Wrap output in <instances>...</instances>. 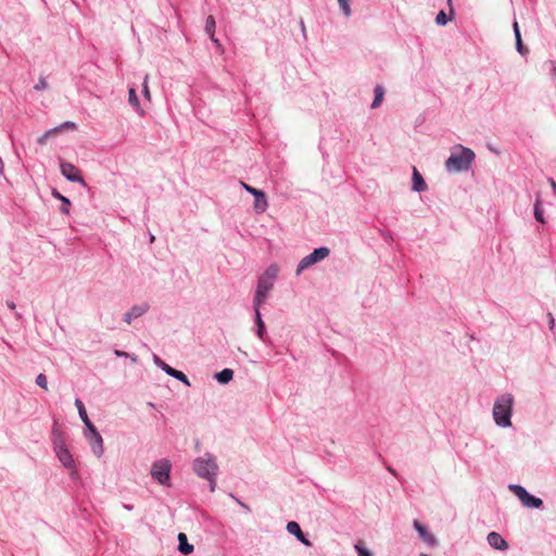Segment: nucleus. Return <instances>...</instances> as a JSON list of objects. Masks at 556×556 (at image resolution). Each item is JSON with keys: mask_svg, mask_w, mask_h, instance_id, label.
<instances>
[{"mask_svg": "<svg viewBox=\"0 0 556 556\" xmlns=\"http://www.w3.org/2000/svg\"><path fill=\"white\" fill-rule=\"evenodd\" d=\"M475 160V153L468 148L459 146L455 151L452 152L450 157L445 162V167L448 172L456 173L467 170L472 161Z\"/></svg>", "mask_w": 556, "mask_h": 556, "instance_id": "f257e3e1", "label": "nucleus"}, {"mask_svg": "<svg viewBox=\"0 0 556 556\" xmlns=\"http://www.w3.org/2000/svg\"><path fill=\"white\" fill-rule=\"evenodd\" d=\"M193 469L199 477L210 481V490L214 492L216 486L215 478L218 470L215 459L211 455L199 457L193 462Z\"/></svg>", "mask_w": 556, "mask_h": 556, "instance_id": "f03ea898", "label": "nucleus"}, {"mask_svg": "<svg viewBox=\"0 0 556 556\" xmlns=\"http://www.w3.org/2000/svg\"><path fill=\"white\" fill-rule=\"evenodd\" d=\"M513 396L510 394L502 395L494 404L493 417L496 425L501 427L510 426Z\"/></svg>", "mask_w": 556, "mask_h": 556, "instance_id": "7ed1b4c3", "label": "nucleus"}, {"mask_svg": "<svg viewBox=\"0 0 556 556\" xmlns=\"http://www.w3.org/2000/svg\"><path fill=\"white\" fill-rule=\"evenodd\" d=\"M170 463L168 459H160L153 463L151 468V476L159 483L165 485L169 480Z\"/></svg>", "mask_w": 556, "mask_h": 556, "instance_id": "20e7f679", "label": "nucleus"}, {"mask_svg": "<svg viewBox=\"0 0 556 556\" xmlns=\"http://www.w3.org/2000/svg\"><path fill=\"white\" fill-rule=\"evenodd\" d=\"M509 489L514 492V494L520 500V502L526 507L540 508L543 505L541 498L529 494L527 490L521 485L513 484L509 485Z\"/></svg>", "mask_w": 556, "mask_h": 556, "instance_id": "39448f33", "label": "nucleus"}, {"mask_svg": "<svg viewBox=\"0 0 556 556\" xmlns=\"http://www.w3.org/2000/svg\"><path fill=\"white\" fill-rule=\"evenodd\" d=\"M273 282L267 278H260L256 288V294L254 299L255 307H260L266 300L268 292L273 288Z\"/></svg>", "mask_w": 556, "mask_h": 556, "instance_id": "423d86ee", "label": "nucleus"}, {"mask_svg": "<svg viewBox=\"0 0 556 556\" xmlns=\"http://www.w3.org/2000/svg\"><path fill=\"white\" fill-rule=\"evenodd\" d=\"M60 168L62 175H64L70 181H76L80 182L81 185H85V180L80 175L79 169L72 163L62 162Z\"/></svg>", "mask_w": 556, "mask_h": 556, "instance_id": "0eeeda50", "label": "nucleus"}, {"mask_svg": "<svg viewBox=\"0 0 556 556\" xmlns=\"http://www.w3.org/2000/svg\"><path fill=\"white\" fill-rule=\"evenodd\" d=\"M155 363L169 376L182 381L184 383L186 384H189V381H188V378L187 376L180 371V370H177L173 367H170L169 365H167L166 363H164L163 361H161L159 357H155Z\"/></svg>", "mask_w": 556, "mask_h": 556, "instance_id": "6e6552de", "label": "nucleus"}, {"mask_svg": "<svg viewBox=\"0 0 556 556\" xmlns=\"http://www.w3.org/2000/svg\"><path fill=\"white\" fill-rule=\"evenodd\" d=\"M486 539L488 543L495 549L505 551L508 548V543L497 532H490Z\"/></svg>", "mask_w": 556, "mask_h": 556, "instance_id": "1a4fd4ad", "label": "nucleus"}, {"mask_svg": "<svg viewBox=\"0 0 556 556\" xmlns=\"http://www.w3.org/2000/svg\"><path fill=\"white\" fill-rule=\"evenodd\" d=\"M148 309L149 305L147 303L135 305L134 307H131L129 312L125 314L124 320L129 325L132 319L139 318L140 316L146 314Z\"/></svg>", "mask_w": 556, "mask_h": 556, "instance_id": "9d476101", "label": "nucleus"}, {"mask_svg": "<svg viewBox=\"0 0 556 556\" xmlns=\"http://www.w3.org/2000/svg\"><path fill=\"white\" fill-rule=\"evenodd\" d=\"M56 455L64 467H66V468L74 467V459H73L70 451L66 447H64L63 445H58L56 446Z\"/></svg>", "mask_w": 556, "mask_h": 556, "instance_id": "9b49d317", "label": "nucleus"}, {"mask_svg": "<svg viewBox=\"0 0 556 556\" xmlns=\"http://www.w3.org/2000/svg\"><path fill=\"white\" fill-rule=\"evenodd\" d=\"M414 528L416 529V531L419 533L420 538L426 543H428L429 545H435L437 544V539L434 538V535L429 533L427 531L426 527L422 526L418 520L414 521Z\"/></svg>", "mask_w": 556, "mask_h": 556, "instance_id": "f8f14e48", "label": "nucleus"}, {"mask_svg": "<svg viewBox=\"0 0 556 556\" xmlns=\"http://www.w3.org/2000/svg\"><path fill=\"white\" fill-rule=\"evenodd\" d=\"M63 127H71V128H75V124L73 123H70V122H66L64 123L62 126L60 127H54L52 129H49L48 131H46L42 136H40L38 138V143L41 144V146H45L47 143V140L52 137V136H55L60 130L61 128Z\"/></svg>", "mask_w": 556, "mask_h": 556, "instance_id": "ddd939ff", "label": "nucleus"}, {"mask_svg": "<svg viewBox=\"0 0 556 556\" xmlns=\"http://www.w3.org/2000/svg\"><path fill=\"white\" fill-rule=\"evenodd\" d=\"M427 189V184L425 182L421 174L417 170L416 167L413 168V190L415 191H424Z\"/></svg>", "mask_w": 556, "mask_h": 556, "instance_id": "4468645a", "label": "nucleus"}, {"mask_svg": "<svg viewBox=\"0 0 556 556\" xmlns=\"http://www.w3.org/2000/svg\"><path fill=\"white\" fill-rule=\"evenodd\" d=\"M178 549L184 555H189L193 552V545L188 543L187 535L182 532L178 534Z\"/></svg>", "mask_w": 556, "mask_h": 556, "instance_id": "2eb2a0df", "label": "nucleus"}, {"mask_svg": "<svg viewBox=\"0 0 556 556\" xmlns=\"http://www.w3.org/2000/svg\"><path fill=\"white\" fill-rule=\"evenodd\" d=\"M215 26H216V23H215V18L210 15L207 18H206V23H205V31L208 34L211 40L217 46V47H220V43H219V40L215 37L214 35V31H215Z\"/></svg>", "mask_w": 556, "mask_h": 556, "instance_id": "dca6fc26", "label": "nucleus"}, {"mask_svg": "<svg viewBox=\"0 0 556 556\" xmlns=\"http://www.w3.org/2000/svg\"><path fill=\"white\" fill-rule=\"evenodd\" d=\"M260 194L261 195H254V210L256 211V213H264L268 206V203L265 193L260 190Z\"/></svg>", "mask_w": 556, "mask_h": 556, "instance_id": "f3484780", "label": "nucleus"}, {"mask_svg": "<svg viewBox=\"0 0 556 556\" xmlns=\"http://www.w3.org/2000/svg\"><path fill=\"white\" fill-rule=\"evenodd\" d=\"M315 263L316 262L311 254L306 255L299 263L298 268H296V275H300L304 269L308 268L309 266L314 265Z\"/></svg>", "mask_w": 556, "mask_h": 556, "instance_id": "a211bd4d", "label": "nucleus"}, {"mask_svg": "<svg viewBox=\"0 0 556 556\" xmlns=\"http://www.w3.org/2000/svg\"><path fill=\"white\" fill-rule=\"evenodd\" d=\"M255 319H256V326H257V336L260 339H264L265 336V325L261 317L260 307H255Z\"/></svg>", "mask_w": 556, "mask_h": 556, "instance_id": "6ab92c4d", "label": "nucleus"}, {"mask_svg": "<svg viewBox=\"0 0 556 556\" xmlns=\"http://www.w3.org/2000/svg\"><path fill=\"white\" fill-rule=\"evenodd\" d=\"M92 451L97 457L103 454V440L100 433H96L94 443H92Z\"/></svg>", "mask_w": 556, "mask_h": 556, "instance_id": "aec40b11", "label": "nucleus"}, {"mask_svg": "<svg viewBox=\"0 0 556 556\" xmlns=\"http://www.w3.org/2000/svg\"><path fill=\"white\" fill-rule=\"evenodd\" d=\"M233 377L232 369L225 368L216 375V379L220 383H228Z\"/></svg>", "mask_w": 556, "mask_h": 556, "instance_id": "412c9836", "label": "nucleus"}, {"mask_svg": "<svg viewBox=\"0 0 556 556\" xmlns=\"http://www.w3.org/2000/svg\"><path fill=\"white\" fill-rule=\"evenodd\" d=\"M383 96H384V90H383L382 86H380V85L376 86V88H375V99H374V101L371 103V108L372 109H376V108H378L381 104V102L383 100Z\"/></svg>", "mask_w": 556, "mask_h": 556, "instance_id": "4be33fe9", "label": "nucleus"}, {"mask_svg": "<svg viewBox=\"0 0 556 556\" xmlns=\"http://www.w3.org/2000/svg\"><path fill=\"white\" fill-rule=\"evenodd\" d=\"M52 195L59 200H63V205L61 206V211L62 213L64 214H68L70 213V206H71V202L67 198L63 197L58 190H52Z\"/></svg>", "mask_w": 556, "mask_h": 556, "instance_id": "5701e85b", "label": "nucleus"}, {"mask_svg": "<svg viewBox=\"0 0 556 556\" xmlns=\"http://www.w3.org/2000/svg\"><path fill=\"white\" fill-rule=\"evenodd\" d=\"M128 102L131 106L139 110L141 112V114L143 113L142 110L140 109V102H139L137 92L134 88H130L128 91Z\"/></svg>", "mask_w": 556, "mask_h": 556, "instance_id": "b1692460", "label": "nucleus"}, {"mask_svg": "<svg viewBox=\"0 0 556 556\" xmlns=\"http://www.w3.org/2000/svg\"><path fill=\"white\" fill-rule=\"evenodd\" d=\"M287 531L290 533V534H293L294 536H296V539L301 538L303 532L300 528V525L295 521H289L287 523Z\"/></svg>", "mask_w": 556, "mask_h": 556, "instance_id": "393cba45", "label": "nucleus"}, {"mask_svg": "<svg viewBox=\"0 0 556 556\" xmlns=\"http://www.w3.org/2000/svg\"><path fill=\"white\" fill-rule=\"evenodd\" d=\"M329 249L328 248H319L315 249L311 255L314 257L315 262H319L324 258H326L329 255Z\"/></svg>", "mask_w": 556, "mask_h": 556, "instance_id": "a878e982", "label": "nucleus"}, {"mask_svg": "<svg viewBox=\"0 0 556 556\" xmlns=\"http://www.w3.org/2000/svg\"><path fill=\"white\" fill-rule=\"evenodd\" d=\"M278 271H279L278 266H277V265H271V266H269V267L266 269L265 274H264L261 278H267V279H270V282H273V283H274V280H275V278L277 277Z\"/></svg>", "mask_w": 556, "mask_h": 556, "instance_id": "bb28decb", "label": "nucleus"}, {"mask_svg": "<svg viewBox=\"0 0 556 556\" xmlns=\"http://www.w3.org/2000/svg\"><path fill=\"white\" fill-rule=\"evenodd\" d=\"M75 406L78 409V414L84 422H87L89 420L86 408L84 406V403L80 400L75 401Z\"/></svg>", "mask_w": 556, "mask_h": 556, "instance_id": "cd10ccee", "label": "nucleus"}, {"mask_svg": "<svg viewBox=\"0 0 556 556\" xmlns=\"http://www.w3.org/2000/svg\"><path fill=\"white\" fill-rule=\"evenodd\" d=\"M355 549L358 556H374V554L368 548H366L362 542L355 544Z\"/></svg>", "mask_w": 556, "mask_h": 556, "instance_id": "c85d7f7f", "label": "nucleus"}, {"mask_svg": "<svg viewBox=\"0 0 556 556\" xmlns=\"http://www.w3.org/2000/svg\"><path fill=\"white\" fill-rule=\"evenodd\" d=\"M515 37H516V48H517L518 52L521 54H526L528 52V50L523 47L520 31H517V36H515Z\"/></svg>", "mask_w": 556, "mask_h": 556, "instance_id": "c756f323", "label": "nucleus"}, {"mask_svg": "<svg viewBox=\"0 0 556 556\" xmlns=\"http://www.w3.org/2000/svg\"><path fill=\"white\" fill-rule=\"evenodd\" d=\"M534 216L538 222L544 223L543 212L539 200H536L534 205Z\"/></svg>", "mask_w": 556, "mask_h": 556, "instance_id": "7c9ffc66", "label": "nucleus"}, {"mask_svg": "<svg viewBox=\"0 0 556 556\" xmlns=\"http://www.w3.org/2000/svg\"><path fill=\"white\" fill-rule=\"evenodd\" d=\"M338 3H339V7L341 8V10L343 11L344 15L350 16L351 8L349 4V0H338Z\"/></svg>", "mask_w": 556, "mask_h": 556, "instance_id": "2f4dec72", "label": "nucleus"}, {"mask_svg": "<svg viewBox=\"0 0 556 556\" xmlns=\"http://www.w3.org/2000/svg\"><path fill=\"white\" fill-rule=\"evenodd\" d=\"M36 383L45 389V390H48V380H47V377L43 375V374H39L36 378Z\"/></svg>", "mask_w": 556, "mask_h": 556, "instance_id": "473e14b6", "label": "nucleus"}, {"mask_svg": "<svg viewBox=\"0 0 556 556\" xmlns=\"http://www.w3.org/2000/svg\"><path fill=\"white\" fill-rule=\"evenodd\" d=\"M149 75H146L144 77V80H143V96L146 99H148L149 101L151 100V93H150V89H149Z\"/></svg>", "mask_w": 556, "mask_h": 556, "instance_id": "72a5a7b5", "label": "nucleus"}, {"mask_svg": "<svg viewBox=\"0 0 556 556\" xmlns=\"http://www.w3.org/2000/svg\"><path fill=\"white\" fill-rule=\"evenodd\" d=\"M435 22L438 25H445L447 23V17L444 11H440L435 17Z\"/></svg>", "mask_w": 556, "mask_h": 556, "instance_id": "f704fd0d", "label": "nucleus"}, {"mask_svg": "<svg viewBox=\"0 0 556 556\" xmlns=\"http://www.w3.org/2000/svg\"><path fill=\"white\" fill-rule=\"evenodd\" d=\"M241 186L249 192L251 193L252 195H261L260 194V190L254 188V187H251L249 185H247L245 182L241 181Z\"/></svg>", "mask_w": 556, "mask_h": 556, "instance_id": "c9c22d12", "label": "nucleus"}, {"mask_svg": "<svg viewBox=\"0 0 556 556\" xmlns=\"http://www.w3.org/2000/svg\"><path fill=\"white\" fill-rule=\"evenodd\" d=\"M46 88H48V83L46 81L45 78L41 77L39 79L38 84L35 85V89L36 90H43Z\"/></svg>", "mask_w": 556, "mask_h": 556, "instance_id": "e433bc0d", "label": "nucleus"}, {"mask_svg": "<svg viewBox=\"0 0 556 556\" xmlns=\"http://www.w3.org/2000/svg\"><path fill=\"white\" fill-rule=\"evenodd\" d=\"M547 64L551 67L552 77L556 79V61H548Z\"/></svg>", "mask_w": 556, "mask_h": 556, "instance_id": "4c0bfd02", "label": "nucleus"}, {"mask_svg": "<svg viewBox=\"0 0 556 556\" xmlns=\"http://www.w3.org/2000/svg\"><path fill=\"white\" fill-rule=\"evenodd\" d=\"M86 425V427L88 428V430L92 433L93 438H96V433H99L96 429V427L93 426V424L88 420L87 422H84Z\"/></svg>", "mask_w": 556, "mask_h": 556, "instance_id": "58836bf2", "label": "nucleus"}, {"mask_svg": "<svg viewBox=\"0 0 556 556\" xmlns=\"http://www.w3.org/2000/svg\"><path fill=\"white\" fill-rule=\"evenodd\" d=\"M298 540H299L300 542H302V543H303L304 545H306V546H311V545H312L311 541H309V540H307V539L305 538V535H304V534H302V536H301V538H299Z\"/></svg>", "mask_w": 556, "mask_h": 556, "instance_id": "ea45409f", "label": "nucleus"}, {"mask_svg": "<svg viewBox=\"0 0 556 556\" xmlns=\"http://www.w3.org/2000/svg\"><path fill=\"white\" fill-rule=\"evenodd\" d=\"M7 305H8V307H9V308H11V309H14V308H15V303H14V302H12V301H8V302H7Z\"/></svg>", "mask_w": 556, "mask_h": 556, "instance_id": "a19ab883", "label": "nucleus"}, {"mask_svg": "<svg viewBox=\"0 0 556 556\" xmlns=\"http://www.w3.org/2000/svg\"><path fill=\"white\" fill-rule=\"evenodd\" d=\"M517 31H520V30H519L518 23H517V22H515V23H514V33H515V36H517Z\"/></svg>", "mask_w": 556, "mask_h": 556, "instance_id": "79ce46f5", "label": "nucleus"}, {"mask_svg": "<svg viewBox=\"0 0 556 556\" xmlns=\"http://www.w3.org/2000/svg\"><path fill=\"white\" fill-rule=\"evenodd\" d=\"M549 182H551V186L553 188V190L556 192V182L553 178H549Z\"/></svg>", "mask_w": 556, "mask_h": 556, "instance_id": "37998d69", "label": "nucleus"}, {"mask_svg": "<svg viewBox=\"0 0 556 556\" xmlns=\"http://www.w3.org/2000/svg\"><path fill=\"white\" fill-rule=\"evenodd\" d=\"M548 317H549V327L552 329L554 327V318H553L552 314H548Z\"/></svg>", "mask_w": 556, "mask_h": 556, "instance_id": "c03bdc74", "label": "nucleus"}, {"mask_svg": "<svg viewBox=\"0 0 556 556\" xmlns=\"http://www.w3.org/2000/svg\"><path fill=\"white\" fill-rule=\"evenodd\" d=\"M116 355H125V353L116 351Z\"/></svg>", "mask_w": 556, "mask_h": 556, "instance_id": "a18cd8bd", "label": "nucleus"}, {"mask_svg": "<svg viewBox=\"0 0 556 556\" xmlns=\"http://www.w3.org/2000/svg\"><path fill=\"white\" fill-rule=\"evenodd\" d=\"M420 556H428V555H426V554H421Z\"/></svg>", "mask_w": 556, "mask_h": 556, "instance_id": "49530a36", "label": "nucleus"}]
</instances>
